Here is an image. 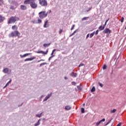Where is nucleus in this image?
I'll list each match as a JSON object with an SVG mask.
<instances>
[{
    "label": "nucleus",
    "mask_w": 126,
    "mask_h": 126,
    "mask_svg": "<svg viewBox=\"0 0 126 126\" xmlns=\"http://www.w3.org/2000/svg\"><path fill=\"white\" fill-rule=\"evenodd\" d=\"M35 59H36L35 57H32V58H28L24 60V62H28L29 61H33V60H35Z\"/></svg>",
    "instance_id": "11"
},
{
    "label": "nucleus",
    "mask_w": 126,
    "mask_h": 126,
    "mask_svg": "<svg viewBox=\"0 0 126 126\" xmlns=\"http://www.w3.org/2000/svg\"><path fill=\"white\" fill-rule=\"evenodd\" d=\"M71 84H72V85L75 86V84H76V83H75V82H71Z\"/></svg>",
    "instance_id": "43"
},
{
    "label": "nucleus",
    "mask_w": 126,
    "mask_h": 126,
    "mask_svg": "<svg viewBox=\"0 0 126 126\" xmlns=\"http://www.w3.org/2000/svg\"><path fill=\"white\" fill-rule=\"evenodd\" d=\"M122 126V123H120L118 124L117 125V126Z\"/></svg>",
    "instance_id": "47"
},
{
    "label": "nucleus",
    "mask_w": 126,
    "mask_h": 126,
    "mask_svg": "<svg viewBox=\"0 0 126 126\" xmlns=\"http://www.w3.org/2000/svg\"><path fill=\"white\" fill-rule=\"evenodd\" d=\"M112 120L111 119L106 125L105 126H108V125H109V124H110V123H111V122H112Z\"/></svg>",
    "instance_id": "38"
},
{
    "label": "nucleus",
    "mask_w": 126,
    "mask_h": 126,
    "mask_svg": "<svg viewBox=\"0 0 126 126\" xmlns=\"http://www.w3.org/2000/svg\"><path fill=\"white\" fill-rule=\"evenodd\" d=\"M52 96V93L50 94H48L47 96L45 97V98L43 100V102H46L50 98V97Z\"/></svg>",
    "instance_id": "9"
},
{
    "label": "nucleus",
    "mask_w": 126,
    "mask_h": 126,
    "mask_svg": "<svg viewBox=\"0 0 126 126\" xmlns=\"http://www.w3.org/2000/svg\"><path fill=\"white\" fill-rule=\"evenodd\" d=\"M30 55H32V53H27L23 55H20L21 58H25V57H27V56H30Z\"/></svg>",
    "instance_id": "12"
},
{
    "label": "nucleus",
    "mask_w": 126,
    "mask_h": 126,
    "mask_svg": "<svg viewBox=\"0 0 126 126\" xmlns=\"http://www.w3.org/2000/svg\"><path fill=\"white\" fill-rule=\"evenodd\" d=\"M10 8V9H14V6L11 5Z\"/></svg>",
    "instance_id": "39"
},
{
    "label": "nucleus",
    "mask_w": 126,
    "mask_h": 126,
    "mask_svg": "<svg viewBox=\"0 0 126 126\" xmlns=\"http://www.w3.org/2000/svg\"><path fill=\"white\" fill-rule=\"evenodd\" d=\"M37 23H38V24L42 23V20L39 19L38 20V22H37Z\"/></svg>",
    "instance_id": "35"
},
{
    "label": "nucleus",
    "mask_w": 126,
    "mask_h": 126,
    "mask_svg": "<svg viewBox=\"0 0 126 126\" xmlns=\"http://www.w3.org/2000/svg\"><path fill=\"white\" fill-rule=\"evenodd\" d=\"M98 29H99V30H100V31H102V30H104V29L103 27V26H100L99 27Z\"/></svg>",
    "instance_id": "21"
},
{
    "label": "nucleus",
    "mask_w": 126,
    "mask_h": 126,
    "mask_svg": "<svg viewBox=\"0 0 126 126\" xmlns=\"http://www.w3.org/2000/svg\"><path fill=\"white\" fill-rule=\"evenodd\" d=\"M70 76H72V77H76V76H77V73L72 72L70 74Z\"/></svg>",
    "instance_id": "14"
},
{
    "label": "nucleus",
    "mask_w": 126,
    "mask_h": 126,
    "mask_svg": "<svg viewBox=\"0 0 126 126\" xmlns=\"http://www.w3.org/2000/svg\"><path fill=\"white\" fill-rule=\"evenodd\" d=\"M98 33H99V30H98L96 31V32L95 33V35H98Z\"/></svg>",
    "instance_id": "41"
},
{
    "label": "nucleus",
    "mask_w": 126,
    "mask_h": 126,
    "mask_svg": "<svg viewBox=\"0 0 126 126\" xmlns=\"http://www.w3.org/2000/svg\"><path fill=\"white\" fill-rule=\"evenodd\" d=\"M105 121H106V119H105L104 118L102 119L101 120L96 123V126H99V125H100V124H101L102 122H105Z\"/></svg>",
    "instance_id": "13"
},
{
    "label": "nucleus",
    "mask_w": 126,
    "mask_h": 126,
    "mask_svg": "<svg viewBox=\"0 0 126 126\" xmlns=\"http://www.w3.org/2000/svg\"><path fill=\"white\" fill-rule=\"evenodd\" d=\"M3 0H0V2H3Z\"/></svg>",
    "instance_id": "54"
},
{
    "label": "nucleus",
    "mask_w": 126,
    "mask_h": 126,
    "mask_svg": "<svg viewBox=\"0 0 126 126\" xmlns=\"http://www.w3.org/2000/svg\"><path fill=\"white\" fill-rule=\"evenodd\" d=\"M36 0H26L24 1V4H30L31 7L33 9L37 7L38 5L36 3Z\"/></svg>",
    "instance_id": "1"
},
{
    "label": "nucleus",
    "mask_w": 126,
    "mask_h": 126,
    "mask_svg": "<svg viewBox=\"0 0 126 126\" xmlns=\"http://www.w3.org/2000/svg\"><path fill=\"white\" fill-rule=\"evenodd\" d=\"M16 27V26H15V25L13 26L12 27V29H13V30H14V29H15Z\"/></svg>",
    "instance_id": "42"
},
{
    "label": "nucleus",
    "mask_w": 126,
    "mask_h": 126,
    "mask_svg": "<svg viewBox=\"0 0 126 126\" xmlns=\"http://www.w3.org/2000/svg\"><path fill=\"white\" fill-rule=\"evenodd\" d=\"M9 84L11 83V80H10L9 82H7Z\"/></svg>",
    "instance_id": "51"
},
{
    "label": "nucleus",
    "mask_w": 126,
    "mask_h": 126,
    "mask_svg": "<svg viewBox=\"0 0 126 126\" xmlns=\"http://www.w3.org/2000/svg\"><path fill=\"white\" fill-rule=\"evenodd\" d=\"M84 65V63H80V64L78 66V67H81V66H83Z\"/></svg>",
    "instance_id": "29"
},
{
    "label": "nucleus",
    "mask_w": 126,
    "mask_h": 126,
    "mask_svg": "<svg viewBox=\"0 0 126 126\" xmlns=\"http://www.w3.org/2000/svg\"><path fill=\"white\" fill-rule=\"evenodd\" d=\"M95 34V32H93V33L90 34V38H92V37H93V36H94V35Z\"/></svg>",
    "instance_id": "24"
},
{
    "label": "nucleus",
    "mask_w": 126,
    "mask_h": 126,
    "mask_svg": "<svg viewBox=\"0 0 126 126\" xmlns=\"http://www.w3.org/2000/svg\"><path fill=\"white\" fill-rule=\"evenodd\" d=\"M113 73V70H112V72H111V74Z\"/></svg>",
    "instance_id": "59"
},
{
    "label": "nucleus",
    "mask_w": 126,
    "mask_h": 126,
    "mask_svg": "<svg viewBox=\"0 0 126 126\" xmlns=\"http://www.w3.org/2000/svg\"><path fill=\"white\" fill-rule=\"evenodd\" d=\"M71 106H69V105H67L65 107V110L68 111L69 110H71Z\"/></svg>",
    "instance_id": "15"
},
{
    "label": "nucleus",
    "mask_w": 126,
    "mask_h": 126,
    "mask_svg": "<svg viewBox=\"0 0 126 126\" xmlns=\"http://www.w3.org/2000/svg\"><path fill=\"white\" fill-rule=\"evenodd\" d=\"M52 12V11L51 10H50L49 11V13H51Z\"/></svg>",
    "instance_id": "57"
},
{
    "label": "nucleus",
    "mask_w": 126,
    "mask_h": 126,
    "mask_svg": "<svg viewBox=\"0 0 126 126\" xmlns=\"http://www.w3.org/2000/svg\"><path fill=\"white\" fill-rule=\"evenodd\" d=\"M103 33L104 34H110V33H111V30L108 28H105V29L103 31Z\"/></svg>",
    "instance_id": "6"
},
{
    "label": "nucleus",
    "mask_w": 126,
    "mask_h": 126,
    "mask_svg": "<svg viewBox=\"0 0 126 126\" xmlns=\"http://www.w3.org/2000/svg\"><path fill=\"white\" fill-rule=\"evenodd\" d=\"M41 121V119H39L38 122L34 124V126H40V121Z\"/></svg>",
    "instance_id": "19"
},
{
    "label": "nucleus",
    "mask_w": 126,
    "mask_h": 126,
    "mask_svg": "<svg viewBox=\"0 0 126 126\" xmlns=\"http://www.w3.org/2000/svg\"><path fill=\"white\" fill-rule=\"evenodd\" d=\"M62 32H63V30L60 29L59 34H62Z\"/></svg>",
    "instance_id": "45"
},
{
    "label": "nucleus",
    "mask_w": 126,
    "mask_h": 126,
    "mask_svg": "<svg viewBox=\"0 0 126 126\" xmlns=\"http://www.w3.org/2000/svg\"><path fill=\"white\" fill-rule=\"evenodd\" d=\"M39 15V18L41 19H43L45 18V17H47V15H48V12L46 13L45 11H41L38 13Z\"/></svg>",
    "instance_id": "2"
},
{
    "label": "nucleus",
    "mask_w": 126,
    "mask_h": 126,
    "mask_svg": "<svg viewBox=\"0 0 126 126\" xmlns=\"http://www.w3.org/2000/svg\"><path fill=\"white\" fill-rule=\"evenodd\" d=\"M64 79H65V80L68 79V78H67V77H64Z\"/></svg>",
    "instance_id": "50"
},
{
    "label": "nucleus",
    "mask_w": 126,
    "mask_h": 126,
    "mask_svg": "<svg viewBox=\"0 0 126 126\" xmlns=\"http://www.w3.org/2000/svg\"><path fill=\"white\" fill-rule=\"evenodd\" d=\"M77 88H78V90H79V91H81V90L82 89L81 88V86H80V85L77 86Z\"/></svg>",
    "instance_id": "25"
},
{
    "label": "nucleus",
    "mask_w": 126,
    "mask_h": 126,
    "mask_svg": "<svg viewBox=\"0 0 126 126\" xmlns=\"http://www.w3.org/2000/svg\"><path fill=\"white\" fill-rule=\"evenodd\" d=\"M106 25L105 24L104 25H103V26L102 27L104 29H105V27H106Z\"/></svg>",
    "instance_id": "49"
},
{
    "label": "nucleus",
    "mask_w": 126,
    "mask_h": 126,
    "mask_svg": "<svg viewBox=\"0 0 126 126\" xmlns=\"http://www.w3.org/2000/svg\"><path fill=\"white\" fill-rule=\"evenodd\" d=\"M20 8L22 10H26V9H27V7L24 5H21L20 6Z\"/></svg>",
    "instance_id": "10"
},
{
    "label": "nucleus",
    "mask_w": 126,
    "mask_h": 126,
    "mask_svg": "<svg viewBox=\"0 0 126 126\" xmlns=\"http://www.w3.org/2000/svg\"><path fill=\"white\" fill-rule=\"evenodd\" d=\"M8 85H9V84H8V83H7L5 86L3 87V89H4V88H6V87H7Z\"/></svg>",
    "instance_id": "32"
},
{
    "label": "nucleus",
    "mask_w": 126,
    "mask_h": 126,
    "mask_svg": "<svg viewBox=\"0 0 126 126\" xmlns=\"http://www.w3.org/2000/svg\"><path fill=\"white\" fill-rule=\"evenodd\" d=\"M124 20H125V18H124V17H122V19L121 20V22H122V23H123V22H124Z\"/></svg>",
    "instance_id": "36"
},
{
    "label": "nucleus",
    "mask_w": 126,
    "mask_h": 126,
    "mask_svg": "<svg viewBox=\"0 0 126 126\" xmlns=\"http://www.w3.org/2000/svg\"><path fill=\"white\" fill-rule=\"evenodd\" d=\"M56 51V49H54L53 51H52V52L51 53V56H54V53H55V52Z\"/></svg>",
    "instance_id": "34"
},
{
    "label": "nucleus",
    "mask_w": 126,
    "mask_h": 126,
    "mask_svg": "<svg viewBox=\"0 0 126 126\" xmlns=\"http://www.w3.org/2000/svg\"><path fill=\"white\" fill-rule=\"evenodd\" d=\"M89 33H88L87 35V36H86V39H88V38H89Z\"/></svg>",
    "instance_id": "46"
},
{
    "label": "nucleus",
    "mask_w": 126,
    "mask_h": 126,
    "mask_svg": "<svg viewBox=\"0 0 126 126\" xmlns=\"http://www.w3.org/2000/svg\"><path fill=\"white\" fill-rule=\"evenodd\" d=\"M45 64H47V63H43L40 64L39 66H42V65H45Z\"/></svg>",
    "instance_id": "31"
},
{
    "label": "nucleus",
    "mask_w": 126,
    "mask_h": 126,
    "mask_svg": "<svg viewBox=\"0 0 126 126\" xmlns=\"http://www.w3.org/2000/svg\"><path fill=\"white\" fill-rule=\"evenodd\" d=\"M81 113L82 114H84L85 113L84 108H81Z\"/></svg>",
    "instance_id": "28"
},
{
    "label": "nucleus",
    "mask_w": 126,
    "mask_h": 126,
    "mask_svg": "<svg viewBox=\"0 0 126 126\" xmlns=\"http://www.w3.org/2000/svg\"><path fill=\"white\" fill-rule=\"evenodd\" d=\"M113 73V70H112V72H111V74Z\"/></svg>",
    "instance_id": "58"
},
{
    "label": "nucleus",
    "mask_w": 126,
    "mask_h": 126,
    "mask_svg": "<svg viewBox=\"0 0 126 126\" xmlns=\"http://www.w3.org/2000/svg\"><path fill=\"white\" fill-rule=\"evenodd\" d=\"M104 24H105V25H107V22H105Z\"/></svg>",
    "instance_id": "55"
},
{
    "label": "nucleus",
    "mask_w": 126,
    "mask_h": 126,
    "mask_svg": "<svg viewBox=\"0 0 126 126\" xmlns=\"http://www.w3.org/2000/svg\"><path fill=\"white\" fill-rule=\"evenodd\" d=\"M48 25H48V20H46L44 23L43 27H44V28H47L49 27Z\"/></svg>",
    "instance_id": "16"
},
{
    "label": "nucleus",
    "mask_w": 126,
    "mask_h": 126,
    "mask_svg": "<svg viewBox=\"0 0 126 126\" xmlns=\"http://www.w3.org/2000/svg\"><path fill=\"white\" fill-rule=\"evenodd\" d=\"M110 20V18H108L106 21H105L106 22H108Z\"/></svg>",
    "instance_id": "52"
},
{
    "label": "nucleus",
    "mask_w": 126,
    "mask_h": 126,
    "mask_svg": "<svg viewBox=\"0 0 126 126\" xmlns=\"http://www.w3.org/2000/svg\"><path fill=\"white\" fill-rule=\"evenodd\" d=\"M95 87H93L91 89V92H95Z\"/></svg>",
    "instance_id": "27"
},
{
    "label": "nucleus",
    "mask_w": 126,
    "mask_h": 126,
    "mask_svg": "<svg viewBox=\"0 0 126 126\" xmlns=\"http://www.w3.org/2000/svg\"><path fill=\"white\" fill-rule=\"evenodd\" d=\"M16 36H18V37L20 36V33L18 31H16Z\"/></svg>",
    "instance_id": "30"
},
{
    "label": "nucleus",
    "mask_w": 126,
    "mask_h": 126,
    "mask_svg": "<svg viewBox=\"0 0 126 126\" xmlns=\"http://www.w3.org/2000/svg\"><path fill=\"white\" fill-rule=\"evenodd\" d=\"M16 36V31L12 32L10 34H9V37H15Z\"/></svg>",
    "instance_id": "7"
},
{
    "label": "nucleus",
    "mask_w": 126,
    "mask_h": 126,
    "mask_svg": "<svg viewBox=\"0 0 126 126\" xmlns=\"http://www.w3.org/2000/svg\"><path fill=\"white\" fill-rule=\"evenodd\" d=\"M16 21V17H11L8 21V24H10L11 23H14Z\"/></svg>",
    "instance_id": "3"
},
{
    "label": "nucleus",
    "mask_w": 126,
    "mask_h": 126,
    "mask_svg": "<svg viewBox=\"0 0 126 126\" xmlns=\"http://www.w3.org/2000/svg\"><path fill=\"white\" fill-rule=\"evenodd\" d=\"M22 105H23V103H22L20 105H18V107H21V106H22Z\"/></svg>",
    "instance_id": "53"
},
{
    "label": "nucleus",
    "mask_w": 126,
    "mask_h": 126,
    "mask_svg": "<svg viewBox=\"0 0 126 126\" xmlns=\"http://www.w3.org/2000/svg\"><path fill=\"white\" fill-rule=\"evenodd\" d=\"M50 45H51V43H45L43 44V47H45V48L47 47H49V46H50Z\"/></svg>",
    "instance_id": "20"
},
{
    "label": "nucleus",
    "mask_w": 126,
    "mask_h": 126,
    "mask_svg": "<svg viewBox=\"0 0 126 126\" xmlns=\"http://www.w3.org/2000/svg\"><path fill=\"white\" fill-rule=\"evenodd\" d=\"M43 114V112L41 113L40 114H37L35 115V117L37 118H41L42 117V115Z\"/></svg>",
    "instance_id": "18"
},
{
    "label": "nucleus",
    "mask_w": 126,
    "mask_h": 126,
    "mask_svg": "<svg viewBox=\"0 0 126 126\" xmlns=\"http://www.w3.org/2000/svg\"><path fill=\"white\" fill-rule=\"evenodd\" d=\"M3 72H4V73H7V74H10V73H11V70L9 68H5L3 69Z\"/></svg>",
    "instance_id": "5"
},
{
    "label": "nucleus",
    "mask_w": 126,
    "mask_h": 126,
    "mask_svg": "<svg viewBox=\"0 0 126 126\" xmlns=\"http://www.w3.org/2000/svg\"><path fill=\"white\" fill-rule=\"evenodd\" d=\"M89 18L88 17H85L82 19V21H83V20H87V19Z\"/></svg>",
    "instance_id": "26"
},
{
    "label": "nucleus",
    "mask_w": 126,
    "mask_h": 126,
    "mask_svg": "<svg viewBox=\"0 0 126 126\" xmlns=\"http://www.w3.org/2000/svg\"><path fill=\"white\" fill-rule=\"evenodd\" d=\"M48 51L47 50L46 52L43 51H36L35 53H37V54H43L44 55H47L48 54Z\"/></svg>",
    "instance_id": "8"
},
{
    "label": "nucleus",
    "mask_w": 126,
    "mask_h": 126,
    "mask_svg": "<svg viewBox=\"0 0 126 126\" xmlns=\"http://www.w3.org/2000/svg\"><path fill=\"white\" fill-rule=\"evenodd\" d=\"M54 57H55V55H53V56H51L49 58V59H48V61H51V59H52V58H54Z\"/></svg>",
    "instance_id": "37"
},
{
    "label": "nucleus",
    "mask_w": 126,
    "mask_h": 126,
    "mask_svg": "<svg viewBox=\"0 0 126 126\" xmlns=\"http://www.w3.org/2000/svg\"><path fill=\"white\" fill-rule=\"evenodd\" d=\"M44 60L41 59V60H40L38 61V63H40V62H41V61L44 62Z\"/></svg>",
    "instance_id": "48"
},
{
    "label": "nucleus",
    "mask_w": 126,
    "mask_h": 126,
    "mask_svg": "<svg viewBox=\"0 0 126 126\" xmlns=\"http://www.w3.org/2000/svg\"><path fill=\"white\" fill-rule=\"evenodd\" d=\"M83 105H84V106H85V103H84V104H83Z\"/></svg>",
    "instance_id": "60"
},
{
    "label": "nucleus",
    "mask_w": 126,
    "mask_h": 126,
    "mask_svg": "<svg viewBox=\"0 0 126 126\" xmlns=\"http://www.w3.org/2000/svg\"><path fill=\"white\" fill-rule=\"evenodd\" d=\"M77 31H78V30H76L70 35V36H73V35H74V34H75V33H76V32H77Z\"/></svg>",
    "instance_id": "23"
},
{
    "label": "nucleus",
    "mask_w": 126,
    "mask_h": 126,
    "mask_svg": "<svg viewBox=\"0 0 126 126\" xmlns=\"http://www.w3.org/2000/svg\"><path fill=\"white\" fill-rule=\"evenodd\" d=\"M75 25H73L71 29V30H73V29H74V27H75Z\"/></svg>",
    "instance_id": "44"
},
{
    "label": "nucleus",
    "mask_w": 126,
    "mask_h": 126,
    "mask_svg": "<svg viewBox=\"0 0 126 126\" xmlns=\"http://www.w3.org/2000/svg\"><path fill=\"white\" fill-rule=\"evenodd\" d=\"M98 85H99V86H100V87H103V86H104V85H103L102 83L98 82Z\"/></svg>",
    "instance_id": "33"
},
{
    "label": "nucleus",
    "mask_w": 126,
    "mask_h": 126,
    "mask_svg": "<svg viewBox=\"0 0 126 126\" xmlns=\"http://www.w3.org/2000/svg\"><path fill=\"white\" fill-rule=\"evenodd\" d=\"M91 8H90L87 11H89V10H91Z\"/></svg>",
    "instance_id": "56"
},
{
    "label": "nucleus",
    "mask_w": 126,
    "mask_h": 126,
    "mask_svg": "<svg viewBox=\"0 0 126 126\" xmlns=\"http://www.w3.org/2000/svg\"><path fill=\"white\" fill-rule=\"evenodd\" d=\"M39 4H41L42 6H47L48 5V2L46 0H39Z\"/></svg>",
    "instance_id": "4"
},
{
    "label": "nucleus",
    "mask_w": 126,
    "mask_h": 126,
    "mask_svg": "<svg viewBox=\"0 0 126 126\" xmlns=\"http://www.w3.org/2000/svg\"><path fill=\"white\" fill-rule=\"evenodd\" d=\"M5 19V18L4 17L0 15V22H2L3 20Z\"/></svg>",
    "instance_id": "17"
},
{
    "label": "nucleus",
    "mask_w": 126,
    "mask_h": 126,
    "mask_svg": "<svg viewBox=\"0 0 126 126\" xmlns=\"http://www.w3.org/2000/svg\"><path fill=\"white\" fill-rule=\"evenodd\" d=\"M116 112H117V109H115L110 111V113L111 114H114V113H116Z\"/></svg>",
    "instance_id": "22"
},
{
    "label": "nucleus",
    "mask_w": 126,
    "mask_h": 126,
    "mask_svg": "<svg viewBox=\"0 0 126 126\" xmlns=\"http://www.w3.org/2000/svg\"><path fill=\"white\" fill-rule=\"evenodd\" d=\"M107 68V65H104L103 66V69H106Z\"/></svg>",
    "instance_id": "40"
}]
</instances>
